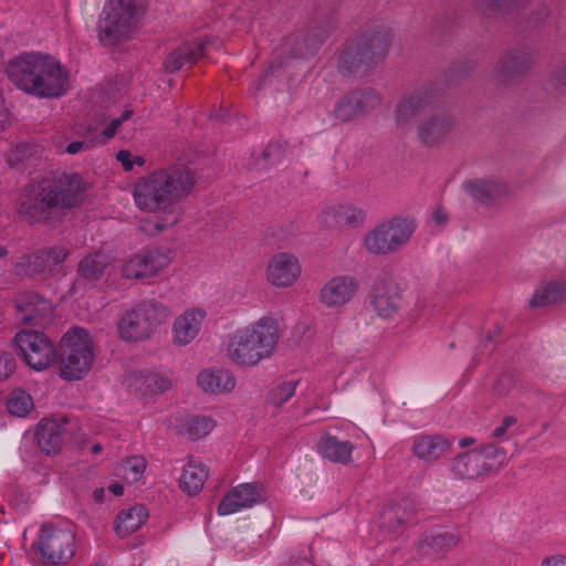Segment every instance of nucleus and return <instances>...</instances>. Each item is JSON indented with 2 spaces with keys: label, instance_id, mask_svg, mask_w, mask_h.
Masks as SVG:
<instances>
[{
  "label": "nucleus",
  "instance_id": "0eeeda50",
  "mask_svg": "<svg viewBox=\"0 0 566 566\" xmlns=\"http://www.w3.org/2000/svg\"><path fill=\"white\" fill-rule=\"evenodd\" d=\"M94 342L88 332L82 327H73L62 337L56 359L60 361V375L66 380H80L94 363Z\"/></svg>",
  "mask_w": 566,
  "mask_h": 566
},
{
  "label": "nucleus",
  "instance_id": "6ab92c4d",
  "mask_svg": "<svg viewBox=\"0 0 566 566\" xmlns=\"http://www.w3.org/2000/svg\"><path fill=\"white\" fill-rule=\"evenodd\" d=\"M358 281L349 275H339L326 282L319 291V302L328 308L340 307L350 302L358 292Z\"/></svg>",
  "mask_w": 566,
  "mask_h": 566
},
{
  "label": "nucleus",
  "instance_id": "c9c22d12",
  "mask_svg": "<svg viewBox=\"0 0 566 566\" xmlns=\"http://www.w3.org/2000/svg\"><path fill=\"white\" fill-rule=\"evenodd\" d=\"M45 254L40 251L30 254H22L12 262V273L19 277H32L48 273L44 263Z\"/></svg>",
  "mask_w": 566,
  "mask_h": 566
},
{
  "label": "nucleus",
  "instance_id": "79ce46f5",
  "mask_svg": "<svg viewBox=\"0 0 566 566\" xmlns=\"http://www.w3.org/2000/svg\"><path fill=\"white\" fill-rule=\"evenodd\" d=\"M336 20L333 15L325 17L323 19H316L311 22L306 32L311 35V39L322 38V43L328 38V35L336 29Z\"/></svg>",
  "mask_w": 566,
  "mask_h": 566
},
{
  "label": "nucleus",
  "instance_id": "7c9ffc66",
  "mask_svg": "<svg viewBox=\"0 0 566 566\" xmlns=\"http://www.w3.org/2000/svg\"><path fill=\"white\" fill-rule=\"evenodd\" d=\"M413 513V505L408 500L389 504L381 512L380 525L389 533H398L399 528L410 520Z\"/></svg>",
  "mask_w": 566,
  "mask_h": 566
},
{
  "label": "nucleus",
  "instance_id": "4d7b16f0",
  "mask_svg": "<svg viewBox=\"0 0 566 566\" xmlns=\"http://www.w3.org/2000/svg\"><path fill=\"white\" fill-rule=\"evenodd\" d=\"M132 157V153L126 149L119 150L116 155L117 160L123 165L125 170H132L134 168Z\"/></svg>",
  "mask_w": 566,
  "mask_h": 566
},
{
  "label": "nucleus",
  "instance_id": "423d86ee",
  "mask_svg": "<svg viewBox=\"0 0 566 566\" xmlns=\"http://www.w3.org/2000/svg\"><path fill=\"white\" fill-rule=\"evenodd\" d=\"M145 9V0H109L97 25L99 42L113 46L130 39Z\"/></svg>",
  "mask_w": 566,
  "mask_h": 566
},
{
  "label": "nucleus",
  "instance_id": "052dcab7",
  "mask_svg": "<svg viewBox=\"0 0 566 566\" xmlns=\"http://www.w3.org/2000/svg\"><path fill=\"white\" fill-rule=\"evenodd\" d=\"M434 221L442 226L447 222L448 216L446 212H443L441 209H437L433 213Z\"/></svg>",
  "mask_w": 566,
  "mask_h": 566
},
{
  "label": "nucleus",
  "instance_id": "1a4fd4ad",
  "mask_svg": "<svg viewBox=\"0 0 566 566\" xmlns=\"http://www.w3.org/2000/svg\"><path fill=\"white\" fill-rule=\"evenodd\" d=\"M169 316V308L160 302L149 301L126 312L118 323L123 339L143 340L149 338L157 326Z\"/></svg>",
  "mask_w": 566,
  "mask_h": 566
},
{
  "label": "nucleus",
  "instance_id": "37998d69",
  "mask_svg": "<svg viewBox=\"0 0 566 566\" xmlns=\"http://www.w3.org/2000/svg\"><path fill=\"white\" fill-rule=\"evenodd\" d=\"M333 114L340 122H349L359 116L352 93L345 95L336 103Z\"/></svg>",
  "mask_w": 566,
  "mask_h": 566
},
{
  "label": "nucleus",
  "instance_id": "5fc2aeb1",
  "mask_svg": "<svg viewBox=\"0 0 566 566\" xmlns=\"http://www.w3.org/2000/svg\"><path fill=\"white\" fill-rule=\"evenodd\" d=\"M31 155H32L31 147L27 144H22V145L17 146L15 149H13L11 151L10 161L11 163L23 161V160L28 159Z\"/></svg>",
  "mask_w": 566,
  "mask_h": 566
},
{
  "label": "nucleus",
  "instance_id": "e433bc0d",
  "mask_svg": "<svg viewBox=\"0 0 566 566\" xmlns=\"http://www.w3.org/2000/svg\"><path fill=\"white\" fill-rule=\"evenodd\" d=\"M319 449L325 458L334 462L348 463L354 447L349 441H339L334 437L325 436L321 439Z\"/></svg>",
  "mask_w": 566,
  "mask_h": 566
},
{
  "label": "nucleus",
  "instance_id": "a19ab883",
  "mask_svg": "<svg viewBox=\"0 0 566 566\" xmlns=\"http://www.w3.org/2000/svg\"><path fill=\"white\" fill-rule=\"evenodd\" d=\"M216 422L210 417L196 416L187 420L186 434L191 440L206 437L214 428Z\"/></svg>",
  "mask_w": 566,
  "mask_h": 566
},
{
  "label": "nucleus",
  "instance_id": "2eb2a0df",
  "mask_svg": "<svg viewBox=\"0 0 566 566\" xmlns=\"http://www.w3.org/2000/svg\"><path fill=\"white\" fill-rule=\"evenodd\" d=\"M366 213L352 205H334L324 208L317 214V222L324 230H343L359 227L364 223Z\"/></svg>",
  "mask_w": 566,
  "mask_h": 566
},
{
  "label": "nucleus",
  "instance_id": "13d9d810",
  "mask_svg": "<svg viewBox=\"0 0 566 566\" xmlns=\"http://www.w3.org/2000/svg\"><path fill=\"white\" fill-rule=\"evenodd\" d=\"M539 566H566V556L562 554L547 556Z\"/></svg>",
  "mask_w": 566,
  "mask_h": 566
},
{
  "label": "nucleus",
  "instance_id": "f8f14e48",
  "mask_svg": "<svg viewBox=\"0 0 566 566\" xmlns=\"http://www.w3.org/2000/svg\"><path fill=\"white\" fill-rule=\"evenodd\" d=\"M74 543L75 536L71 531L43 525L36 546L44 563L59 565L74 556Z\"/></svg>",
  "mask_w": 566,
  "mask_h": 566
},
{
  "label": "nucleus",
  "instance_id": "393cba45",
  "mask_svg": "<svg viewBox=\"0 0 566 566\" xmlns=\"http://www.w3.org/2000/svg\"><path fill=\"white\" fill-rule=\"evenodd\" d=\"M451 449V442L441 434H423L415 438L411 451L413 455L422 461L432 463Z\"/></svg>",
  "mask_w": 566,
  "mask_h": 566
},
{
  "label": "nucleus",
  "instance_id": "de8ad7c7",
  "mask_svg": "<svg viewBox=\"0 0 566 566\" xmlns=\"http://www.w3.org/2000/svg\"><path fill=\"white\" fill-rule=\"evenodd\" d=\"M296 382L295 381H286L283 382L273 394L272 402L281 407L290 398H292L295 394Z\"/></svg>",
  "mask_w": 566,
  "mask_h": 566
},
{
  "label": "nucleus",
  "instance_id": "9b49d317",
  "mask_svg": "<svg viewBox=\"0 0 566 566\" xmlns=\"http://www.w3.org/2000/svg\"><path fill=\"white\" fill-rule=\"evenodd\" d=\"M505 459L503 450L489 444L480 450L464 452L452 462V471L460 479H475L490 472Z\"/></svg>",
  "mask_w": 566,
  "mask_h": 566
},
{
  "label": "nucleus",
  "instance_id": "0e129e2a",
  "mask_svg": "<svg viewBox=\"0 0 566 566\" xmlns=\"http://www.w3.org/2000/svg\"><path fill=\"white\" fill-rule=\"evenodd\" d=\"M133 163H134V165L143 166L145 164V160L140 156H135L133 158Z\"/></svg>",
  "mask_w": 566,
  "mask_h": 566
},
{
  "label": "nucleus",
  "instance_id": "f03ea898",
  "mask_svg": "<svg viewBox=\"0 0 566 566\" xmlns=\"http://www.w3.org/2000/svg\"><path fill=\"white\" fill-rule=\"evenodd\" d=\"M7 73L19 88L40 98H57L70 88L69 71L48 54H20L8 62Z\"/></svg>",
  "mask_w": 566,
  "mask_h": 566
},
{
  "label": "nucleus",
  "instance_id": "7ed1b4c3",
  "mask_svg": "<svg viewBox=\"0 0 566 566\" xmlns=\"http://www.w3.org/2000/svg\"><path fill=\"white\" fill-rule=\"evenodd\" d=\"M85 184L76 174L42 180L19 203L18 213L30 224L46 223L53 211L77 207L84 199Z\"/></svg>",
  "mask_w": 566,
  "mask_h": 566
},
{
  "label": "nucleus",
  "instance_id": "6e6552de",
  "mask_svg": "<svg viewBox=\"0 0 566 566\" xmlns=\"http://www.w3.org/2000/svg\"><path fill=\"white\" fill-rule=\"evenodd\" d=\"M416 231V222L406 217H394L369 230L364 237L365 249L375 255L400 251Z\"/></svg>",
  "mask_w": 566,
  "mask_h": 566
},
{
  "label": "nucleus",
  "instance_id": "f704fd0d",
  "mask_svg": "<svg viewBox=\"0 0 566 566\" xmlns=\"http://www.w3.org/2000/svg\"><path fill=\"white\" fill-rule=\"evenodd\" d=\"M207 479V469L190 458L188 464L184 468L179 485L188 495H196L201 491Z\"/></svg>",
  "mask_w": 566,
  "mask_h": 566
},
{
  "label": "nucleus",
  "instance_id": "4be33fe9",
  "mask_svg": "<svg viewBox=\"0 0 566 566\" xmlns=\"http://www.w3.org/2000/svg\"><path fill=\"white\" fill-rule=\"evenodd\" d=\"M321 44L322 38L311 39L306 30H298L283 40L277 56L270 65L271 71L283 66L281 59L284 55L289 57H305L314 54Z\"/></svg>",
  "mask_w": 566,
  "mask_h": 566
},
{
  "label": "nucleus",
  "instance_id": "3c124183",
  "mask_svg": "<svg viewBox=\"0 0 566 566\" xmlns=\"http://www.w3.org/2000/svg\"><path fill=\"white\" fill-rule=\"evenodd\" d=\"M133 115V109H125L124 113L118 117V118H114L109 125L103 130V135L106 139H111L113 138L116 133H117V129L120 127V125L129 119Z\"/></svg>",
  "mask_w": 566,
  "mask_h": 566
},
{
  "label": "nucleus",
  "instance_id": "864d4df0",
  "mask_svg": "<svg viewBox=\"0 0 566 566\" xmlns=\"http://www.w3.org/2000/svg\"><path fill=\"white\" fill-rule=\"evenodd\" d=\"M551 84L560 91L566 90V62L560 64L551 75Z\"/></svg>",
  "mask_w": 566,
  "mask_h": 566
},
{
  "label": "nucleus",
  "instance_id": "69168bd1",
  "mask_svg": "<svg viewBox=\"0 0 566 566\" xmlns=\"http://www.w3.org/2000/svg\"><path fill=\"white\" fill-rule=\"evenodd\" d=\"M472 442H473V440H472V439L465 438V439H462V440L460 441V446H461L462 448H465V447L470 446Z\"/></svg>",
  "mask_w": 566,
  "mask_h": 566
},
{
  "label": "nucleus",
  "instance_id": "6e6d98bb",
  "mask_svg": "<svg viewBox=\"0 0 566 566\" xmlns=\"http://www.w3.org/2000/svg\"><path fill=\"white\" fill-rule=\"evenodd\" d=\"M516 422L517 419L514 416H505L502 419L501 424L493 430V437L497 439L504 437L507 429L514 426Z\"/></svg>",
  "mask_w": 566,
  "mask_h": 566
},
{
  "label": "nucleus",
  "instance_id": "5701e85b",
  "mask_svg": "<svg viewBox=\"0 0 566 566\" xmlns=\"http://www.w3.org/2000/svg\"><path fill=\"white\" fill-rule=\"evenodd\" d=\"M67 424L69 419L66 417L42 419L35 433L39 448L49 455L60 452L64 443V437L69 432Z\"/></svg>",
  "mask_w": 566,
  "mask_h": 566
},
{
  "label": "nucleus",
  "instance_id": "bf43d9fd",
  "mask_svg": "<svg viewBox=\"0 0 566 566\" xmlns=\"http://www.w3.org/2000/svg\"><path fill=\"white\" fill-rule=\"evenodd\" d=\"M87 147H88V145L86 143L76 140V142H73V143L67 145L66 151L69 154H76V153H80L81 150H83L84 148H87Z\"/></svg>",
  "mask_w": 566,
  "mask_h": 566
},
{
  "label": "nucleus",
  "instance_id": "49530a36",
  "mask_svg": "<svg viewBox=\"0 0 566 566\" xmlns=\"http://www.w3.org/2000/svg\"><path fill=\"white\" fill-rule=\"evenodd\" d=\"M40 253L45 254L44 263L46 265L48 273H52V266L63 262L69 254L67 250L62 247L40 250Z\"/></svg>",
  "mask_w": 566,
  "mask_h": 566
},
{
  "label": "nucleus",
  "instance_id": "f257e3e1",
  "mask_svg": "<svg viewBox=\"0 0 566 566\" xmlns=\"http://www.w3.org/2000/svg\"><path fill=\"white\" fill-rule=\"evenodd\" d=\"M196 184V171L185 163H176L139 178L134 186V200L143 211L166 216L155 224L163 231L178 221L177 203L191 193Z\"/></svg>",
  "mask_w": 566,
  "mask_h": 566
},
{
  "label": "nucleus",
  "instance_id": "dca6fc26",
  "mask_svg": "<svg viewBox=\"0 0 566 566\" xmlns=\"http://www.w3.org/2000/svg\"><path fill=\"white\" fill-rule=\"evenodd\" d=\"M533 65L531 53L512 50L504 53L496 62L494 77L502 85L517 83Z\"/></svg>",
  "mask_w": 566,
  "mask_h": 566
},
{
  "label": "nucleus",
  "instance_id": "aec40b11",
  "mask_svg": "<svg viewBox=\"0 0 566 566\" xmlns=\"http://www.w3.org/2000/svg\"><path fill=\"white\" fill-rule=\"evenodd\" d=\"M370 303L379 317L392 318L400 310L401 295L398 286L386 279H377L370 292Z\"/></svg>",
  "mask_w": 566,
  "mask_h": 566
},
{
  "label": "nucleus",
  "instance_id": "72a5a7b5",
  "mask_svg": "<svg viewBox=\"0 0 566 566\" xmlns=\"http://www.w3.org/2000/svg\"><path fill=\"white\" fill-rule=\"evenodd\" d=\"M129 387L140 395L161 394L171 387V380L155 373H138L130 376Z\"/></svg>",
  "mask_w": 566,
  "mask_h": 566
},
{
  "label": "nucleus",
  "instance_id": "f3484780",
  "mask_svg": "<svg viewBox=\"0 0 566 566\" xmlns=\"http://www.w3.org/2000/svg\"><path fill=\"white\" fill-rule=\"evenodd\" d=\"M264 501V488L261 484L243 483L231 489L224 495L218 506V512L220 515H228Z\"/></svg>",
  "mask_w": 566,
  "mask_h": 566
},
{
  "label": "nucleus",
  "instance_id": "a18cd8bd",
  "mask_svg": "<svg viewBox=\"0 0 566 566\" xmlns=\"http://www.w3.org/2000/svg\"><path fill=\"white\" fill-rule=\"evenodd\" d=\"M287 147L286 140H275L266 146L262 151V157L266 163H279L284 158Z\"/></svg>",
  "mask_w": 566,
  "mask_h": 566
},
{
  "label": "nucleus",
  "instance_id": "20e7f679",
  "mask_svg": "<svg viewBox=\"0 0 566 566\" xmlns=\"http://www.w3.org/2000/svg\"><path fill=\"white\" fill-rule=\"evenodd\" d=\"M279 338L276 319L264 316L233 335L228 345V356L238 366H256L273 354Z\"/></svg>",
  "mask_w": 566,
  "mask_h": 566
},
{
  "label": "nucleus",
  "instance_id": "473e14b6",
  "mask_svg": "<svg viewBox=\"0 0 566 566\" xmlns=\"http://www.w3.org/2000/svg\"><path fill=\"white\" fill-rule=\"evenodd\" d=\"M147 517L148 511L144 505L123 510L116 517L114 530L118 536L126 537L140 528Z\"/></svg>",
  "mask_w": 566,
  "mask_h": 566
},
{
  "label": "nucleus",
  "instance_id": "a211bd4d",
  "mask_svg": "<svg viewBox=\"0 0 566 566\" xmlns=\"http://www.w3.org/2000/svg\"><path fill=\"white\" fill-rule=\"evenodd\" d=\"M301 264L297 258L289 252L274 254L266 268L268 281L275 287H290L301 275Z\"/></svg>",
  "mask_w": 566,
  "mask_h": 566
},
{
  "label": "nucleus",
  "instance_id": "c85d7f7f",
  "mask_svg": "<svg viewBox=\"0 0 566 566\" xmlns=\"http://www.w3.org/2000/svg\"><path fill=\"white\" fill-rule=\"evenodd\" d=\"M459 544L454 533L433 531L424 533L419 542V551L427 556H442Z\"/></svg>",
  "mask_w": 566,
  "mask_h": 566
},
{
  "label": "nucleus",
  "instance_id": "338daca9",
  "mask_svg": "<svg viewBox=\"0 0 566 566\" xmlns=\"http://www.w3.org/2000/svg\"><path fill=\"white\" fill-rule=\"evenodd\" d=\"M103 494H104V490L103 489H97L94 491V495L97 500H101L103 497Z\"/></svg>",
  "mask_w": 566,
  "mask_h": 566
},
{
  "label": "nucleus",
  "instance_id": "58836bf2",
  "mask_svg": "<svg viewBox=\"0 0 566 566\" xmlns=\"http://www.w3.org/2000/svg\"><path fill=\"white\" fill-rule=\"evenodd\" d=\"M352 95L359 115L374 111L382 101L381 95L373 88L355 91L352 92Z\"/></svg>",
  "mask_w": 566,
  "mask_h": 566
},
{
  "label": "nucleus",
  "instance_id": "412c9836",
  "mask_svg": "<svg viewBox=\"0 0 566 566\" xmlns=\"http://www.w3.org/2000/svg\"><path fill=\"white\" fill-rule=\"evenodd\" d=\"M434 101L431 87H421L401 97L395 107V119L398 126H407L423 113Z\"/></svg>",
  "mask_w": 566,
  "mask_h": 566
},
{
  "label": "nucleus",
  "instance_id": "4468645a",
  "mask_svg": "<svg viewBox=\"0 0 566 566\" xmlns=\"http://www.w3.org/2000/svg\"><path fill=\"white\" fill-rule=\"evenodd\" d=\"M170 263L169 251L154 249L136 254L125 262L122 269L123 276L138 280L157 275Z\"/></svg>",
  "mask_w": 566,
  "mask_h": 566
},
{
  "label": "nucleus",
  "instance_id": "39448f33",
  "mask_svg": "<svg viewBox=\"0 0 566 566\" xmlns=\"http://www.w3.org/2000/svg\"><path fill=\"white\" fill-rule=\"evenodd\" d=\"M392 33L386 29L369 30L347 43L343 50L338 70L345 75L367 74L386 57Z\"/></svg>",
  "mask_w": 566,
  "mask_h": 566
},
{
  "label": "nucleus",
  "instance_id": "bb28decb",
  "mask_svg": "<svg viewBox=\"0 0 566 566\" xmlns=\"http://www.w3.org/2000/svg\"><path fill=\"white\" fill-rule=\"evenodd\" d=\"M205 50L206 42L200 39L182 43L167 56L165 61L166 71L174 73L184 66L193 65L205 55Z\"/></svg>",
  "mask_w": 566,
  "mask_h": 566
},
{
  "label": "nucleus",
  "instance_id": "680f3d73",
  "mask_svg": "<svg viewBox=\"0 0 566 566\" xmlns=\"http://www.w3.org/2000/svg\"><path fill=\"white\" fill-rule=\"evenodd\" d=\"M109 491H111L114 495L119 496V495H122V494L124 493V486H123L120 483L115 482V483H112V484L109 485Z\"/></svg>",
  "mask_w": 566,
  "mask_h": 566
},
{
  "label": "nucleus",
  "instance_id": "e2e57ef3",
  "mask_svg": "<svg viewBox=\"0 0 566 566\" xmlns=\"http://www.w3.org/2000/svg\"><path fill=\"white\" fill-rule=\"evenodd\" d=\"M9 255V250L7 247H0V269L6 266L4 259Z\"/></svg>",
  "mask_w": 566,
  "mask_h": 566
},
{
  "label": "nucleus",
  "instance_id": "ea45409f",
  "mask_svg": "<svg viewBox=\"0 0 566 566\" xmlns=\"http://www.w3.org/2000/svg\"><path fill=\"white\" fill-rule=\"evenodd\" d=\"M7 408L11 415L24 417L33 408V399L24 390L18 389L11 392Z\"/></svg>",
  "mask_w": 566,
  "mask_h": 566
},
{
  "label": "nucleus",
  "instance_id": "c03bdc74",
  "mask_svg": "<svg viewBox=\"0 0 566 566\" xmlns=\"http://www.w3.org/2000/svg\"><path fill=\"white\" fill-rule=\"evenodd\" d=\"M123 475L129 483L139 481L146 470V460L142 457L128 458L122 465Z\"/></svg>",
  "mask_w": 566,
  "mask_h": 566
},
{
  "label": "nucleus",
  "instance_id": "8fccbe9b",
  "mask_svg": "<svg viewBox=\"0 0 566 566\" xmlns=\"http://www.w3.org/2000/svg\"><path fill=\"white\" fill-rule=\"evenodd\" d=\"M15 369V360L11 354L0 352V381L7 379Z\"/></svg>",
  "mask_w": 566,
  "mask_h": 566
},
{
  "label": "nucleus",
  "instance_id": "a878e982",
  "mask_svg": "<svg viewBox=\"0 0 566 566\" xmlns=\"http://www.w3.org/2000/svg\"><path fill=\"white\" fill-rule=\"evenodd\" d=\"M206 312L201 308H190L179 315L174 323V342L178 345L191 343L198 335Z\"/></svg>",
  "mask_w": 566,
  "mask_h": 566
},
{
  "label": "nucleus",
  "instance_id": "b1692460",
  "mask_svg": "<svg viewBox=\"0 0 566 566\" xmlns=\"http://www.w3.org/2000/svg\"><path fill=\"white\" fill-rule=\"evenodd\" d=\"M17 318L23 324H41L52 311L49 301L36 293L24 292L15 298Z\"/></svg>",
  "mask_w": 566,
  "mask_h": 566
},
{
  "label": "nucleus",
  "instance_id": "ddd939ff",
  "mask_svg": "<svg viewBox=\"0 0 566 566\" xmlns=\"http://www.w3.org/2000/svg\"><path fill=\"white\" fill-rule=\"evenodd\" d=\"M457 120L452 114L443 109H437L419 119L416 133L418 142L427 147L440 146L454 130Z\"/></svg>",
  "mask_w": 566,
  "mask_h": 566
},
{
  "label": "nucleus",
  "instance_id": "c756f323",
  "mask_svg": "<svg viewBox=\"0 0 566 566\" xmlns=\"http://www.w3.org/2000/svg\"><path fill=\"white\" fill-rule=\"evenodd\" d=\"M469 193L483 205H491L509 193L507 186L497 179H476L465 185Z\"/></svg>",
  "mask_w": 566,
  "mask_h": 566
},
{
  "label": "nucleus",
  "instance_id": "9d476101",
  "mask_svg": "<svg viewBox=\"0 0 566 566\" xmlns=\"http://www.w3.org/2000/svg\"><path fill=\"white\" fill-rule=\"evenodd\" d=\"M13 340L18 354L35 370L46 369L56 359V349L44 333L21 331Z\"/></svg>",
  "mask_w": 566,
  "mask_h": 566
},
{
  "label": "nucleus",
  "instance_id": "09e8293b",
  "mask_svg": "<svg viewBox=\"0 0 566 566\" xmlns=\"http://www.w3.org/2000/svg\"><path fill=\"white\" fill-rule=\"evenodd\" d=\"M516 385V376L511 373H505L493 385V391L497 396H506Z\"/></svg>",
  "mask_w": 566,
  "mask_h": 566
},
{
  "label": "nucleus",
  "instance_id": "774afa93",
  "mask_svg": "<svg viewBox=\"0 0 566 566\" xmlns=\"http://www.w3.org/2000/svg\"><path fill=\"white\" fill-rule=\"evenodd\" d=\"M101 450H102V446H101V444H98V443H96V444H94V446L92 447V452H93V453H98V452H101Z\"/></svg>",
  "mask_w": 566,
  "mask_h": 566
},
{
  "label": "nucleus",
  "instance_id": "2f4dec72",
  "mask_svg": "<svg viewBox=\"0 0 566 566\" xmlns=\"http://www.w3.org/2000/svg\"><path fill=\"white\" fill-rule=\"evenodd\" d=\"M566 300V284L559 281L543 282L534 291L531 307H543L562 303Z\"/></svg>",
  "mask_w": 566,
  "mask_h": 566
},
{
  "label": "nucleus",
  "instance_id": "603ef678",
  "mask_svg": "<svg viewBox=\"0 0 566 566\" xmlns=\"http://www.w3.org/2000/svg\"><path fill=\"white\" fill-rule=\"evenodd\" d=\"M531 0H483L489 7H495L504 10L524 8Z\"/></svg>",
  "mask_w": 566,
  "mask_h": 566
},
{
  "label": "nucleus",
  "instance_id": "4c0bfd02",
  "mask_svg": "<svg viewBox=\"0 0 566 566\" xmlns=\"http://www.w3.org/2000/svg\"><path fill=\"white\" fill-rule=\"evenodd\" d=\"M106 268L107 258L104 254H90L80 262L78 274L88 282H95L104 276Z\"/></svg>",
  "mask_w": 566,
  "mask_h": 566
},
{
  "label": "nucleus",
  "instance_id": "cd10ccee",
  "mask_svg": "<svg viewBox=\"0 0 566 566\" xmlns=\"http://www.w3.org/2000/svg\"><path fill=\"white\" fill-rule=\"evenodd\" d=\"M198 386L208 394L230 392L235 387L234 376L226 369H205L197 377Z\"/></svg>",
  "mask_w": 566,
  "mask_h": 566
}]
</instances>
